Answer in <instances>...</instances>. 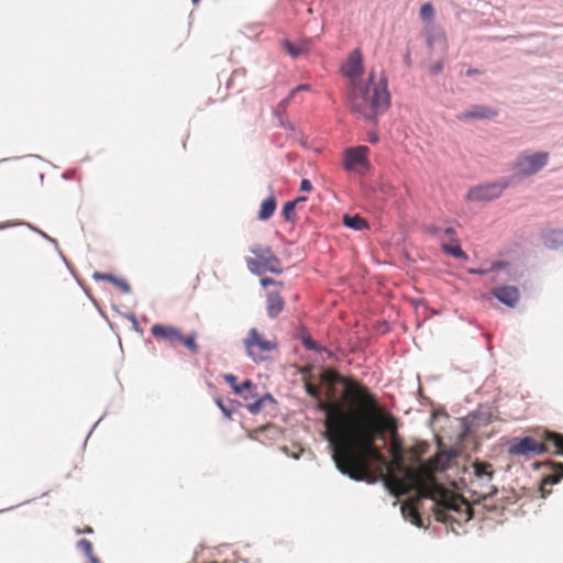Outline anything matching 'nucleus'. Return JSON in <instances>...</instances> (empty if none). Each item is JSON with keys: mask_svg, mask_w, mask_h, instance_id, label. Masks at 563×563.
<instances>
[{"mask_svg": "<svg viewBox=\"0 0 563 563\" xmlns=\"http://www.w3.org/2000/svg\"><path fill=\"white\" fill-rule=\"evenodd\" d=\"M362 412H350L332 423V457L338 470L354 481L374 483L371 463L386 466L387 461L376 445L384 432L394 431L396 420L383 405L365 401Z\"/></svg>", "mask_w": 563, "mask_h": 563, "instance_id": "nucleus-1", "label": "nucleus"}, {"mask_svg": "<svg viewBox=\"0 0 563 563\" xmlns=\"http://www.w3.org/2000/svg\"><path fill=\"white\" fill-rule=\"evenodd\" d=\"M344 390L341 398L338 397L335 385L325 386V399H319L317 408L325 413L324 418V438L332 440L331 427L334 420L341 416H347L350 412H362L365 408V401H374L380 405L377 397L364 385L355 379L344 380Z\"/></svg>", "mask_w": 563, "mask_h": 563, "instance_id": "nucleus-2", "label": "nucleus"}, {"mask_svg": "<svg viewBox=\"0 0 563 563\" xmlns=\"http://www.w3.org/2000/svg\"><path fill=\"white\" fill-rule=\"evenodd\" d=\"M406 454L391 455L387 463V474L384 475V484L389 493L396 497L408 494L415 485H420L435 479L434 472L439 467V459L434 456L417 467L406 465Z\"/></svg>", "mask_w": 563, "mask_h": 563, "instance_id": "nucleus-3", "label": "nucleus"}, {"mask_svg": "<svg viewBox=\"0 0 563 563\" xmlns=\"http://www.w3.org/2000/svg\"><path fill=\"white\" fill-rule=\"evenodd\" d=\"M413 489L417 492L416 496L404 503L401 506V511L406 518H409L411 522L418 527L422 526L419 508L421 507L422 500L424 498H429L434 501L433 511L435 518L438 521L442 522L448 521V510L459 511L460 506H465L467 510L470 509L468 504H466L463 499L449 496L448 490L443 488L437 482V479L421 483V486L415 485Z\"/></svg>", "mask_w": 563, "mask_h": 563, "instance_id": "nucleus-4", "label": "nucleus"}, {"mask_svg": "<svg viewBox=\"0 0 563 563\" xmlns=\"http://www.w3.org/2000/svg\"><path fill=\"white\" fill-rule=\"evenodd\" d=\"M347 102L354 113L366 120H375L390 104L387 80L382 78L375 82L374 70H372L365 82L349 87Z\"/></svg>", "mask_w": 563, "mask_h": 563, "instance_id": "nucleus-5", "label": "nucleus"}, {"mask_svg": "<svg viewBox=\"0 0 563 563\" xmlns=\"http://www.w3.org/2000/svg\"><path fill=\"white\" fill-rule=\"evenodd\" d=\"M254 256L245 258L249 269L256 275L266 272L280 274L283 272L280 260L268 245L255 244L250 249Z\"/></svg>", "mask_w": 563, "mask_h": 563, "instance_id": "nucleus-6", "label": "nucleus"}, {"mask_svg": "<svg viewBox=\"0 0 563 563\" xmlns=\"http://www.w3.org/2000/svg\"><path fill=\"white\" fill-rule=\"evenodd\" d=\"M152 335L161 341L168 343L175 347L179 344L187 347L192 354L199 352V346L196 342V334H183V332L174 325L154 324L151 328Z\"/></svg>", "mask_w": 563, "mask_h": 563, "instance_id": "nucleus-7", "label": "nucleus"}, {"mask_svg": "<svg viewBox=\"0 0 563 563\" xmlns=\"http://www.w3.org/2000/svg\"><path fill=\"white\" fill-rule=\"evenodd\" d=\"M247 355L254 362H263L269 357V353L277 349V342L274 339L266 338L263 333L252 328L243 340Z\"/></svg>", "mask_w": 563, "mask_h": 563, "instance_id": "nucleus-8", "label": "nucleus"}, {"mask_svg": "<svg viewBox=\"0 0 563 563\" xmlns=\"http://www.w3.org/2000/svg\"><path fill=\"white\" fill-rule=\"evenodd\" d=\"M475 479L472 485L475 487V494L478 498L487 499L497 493V488L492 485L494 477L493 465L488 462L476 461L473 463Z\"/></svg>", "mask_w": 563, "mask_h": 563, "instance_id": "nucleus-9", "label": "nucleus"}, {"mask_svg": "<svg viewBox=\"0 0 563 563\" xmlns=\"http://www.w3.org/2000/svg\"><path fill=\"white\" fill-rule=\"evenodd\" d=\"M548 159L547 152L520 155L514 165V172L520 177L534 175L547 165Z\"/></svg>", "mask_w": 563, "mask_h": 563, "instance_id": "nucleus-10", "label": "nucleus"}, {"mask_svg": "<svg viewBox=\"0 0 563 563\" xmlns=\"http://www.w3.org/2000/svg\"><path fill=\"white\" fill-rule=\"evenodd\" d=\"M507 181L488 183L472 187L467 191V199L471 201H490L498 198L508 187Z\"/></svg>", "mask_w": 563, "mask_h": 563, "instance_id": "nucleus-11", "label": "nucleus"}, {"mask_svg": "<svg viewBox=\"0 0 563 563\" xmlns=\"http://www.w3.org/2000/svg\"><path fill=\"white\" fill-rule=\"evenodd\" d=\"M549 451V448L545 443H541L537 441L532 437H523L520 439H515L510 444L508 452L511 455H541Z\"/></svg>", "mask_w": 563, "mask_h": 563, "instance_id": "nucleus-12", "label": "nucleus"}, {"mask_svg": "<svg viewBox=\"0 0 563 563\" xmlns=\"http://www.w3.org/2000/svg\"><path fill=\"white\" fill-rule=\"evenodd\" d=\"M342 74L349 79V87L363 84L361 76L364 73L363 56L360 49H354L341 67Z\"/></svg>", "mask_w": 563, "mask_h": 563, "instance_id": "nucleus-13", "label": "nucleus"}, {"mask_svg": "<svg viewBox=\"0 0 563 563\" xmlns=\"http://www.w3.org/2000/svg\"><path fill=\"white\" fill-rule=\"evenodd\" d=\"M369 148L365 145L350 147L344 152V168L346 170H356L358 168H368Z\"/></svg>", "mask_w": 563, "mask_h": 563, "instance_id": "nucleus-14", "label": "nucleus"}, {"mask_svg": "<svg viewBox=\"0 0 563 563\" xmlns=\"http://www.w3.org/2000/svg\"><path fill=\"white\" fill-rule=\"evenodd\" d=\"M498 114L497 110L487 106L475 104L470 110L461 113L457 119L461 121L467 120H489Z\"/></svg>", "mask_w": 563, "mask_h": 563, "instance_id": "nucleus-15", "label": "nucleus"}, {"mask_svg": "<svg viewBox=\"0 0 563 563\" xmlns=\"http://www.w3.org/2000/svg\"><path fill=\"white\" fill-rule=\"evenodd\" d=\"M455 235H456V233H455L454 229L446 228L443 231L442 249L446 254L452 255L455 258H464L465 253L463 252L461 246L456 243Z\"/></svg>", "mask_w": 563, "mask_h": 563, "instance_id": "nucleus-16", "label": "nucleus"}, {"mask_svg": "<svg viewBox=\"0 0 563 563\" xmlns=\"http://www.w3.org/2000/svg\"><path fill=\"white\" fill-rule=\"evenodd\" d=\"M549 464L551 465L553 473L543 477L541 482L540 490L543 498L551 494V490L547 487L560 483L563 478V463L550 462Z\"/></svg>", "mask_w": 563, "mask_h": 563, "instance_id": "nucleus-17", "label": "nucleus"}, {"mask_svg": "<svg viewBox=\"0 0 563 563\" xmlns=\"http://www.w3.org/2000/svg\"><path fill=\"white\" fill-rule=\"evenodd\" d=\"M493 295L503 303L514 307L519 300V291L514 286H501L493 290Z\"/></svg>", "mask_w": 563, "mask_h": 563, "instance_id": "nucleus-18", "label": "nucleus"}, {"mask_svg": "<svg viewBox=\"0 0 563 563\" xmlns=\"http://www.w3.org/2000/svg\"><path fill=\"white\" fill-rule=\"evenodd\" d=\"M541 443H545L548 445V452L563 456V434L554 431H545Z\"/></svg>", "mask_w": 563, "mask_h": 563, "instance_id": "nucleus-19", "label": "nucleus"}, {"mask_svg": "<svg viewBox=\"0 0 563 563\" xmlns=\"http://www.w3.org/2000/svg\"><path fill=\"white\" fill-rule=\"evenodd\" d=\"M267 314L276 318L284 309L285 302L278 292H269L266 298Z\"/></svg>", "mask_w": 563, "mask_h": 563, "instance_id": "nucleus-20", "label": "nucleus"}, {"mask_svg": "<svg viewBox=\"0 0 563 563\" xmlns=\"http://www.w3.org/2000/svg\"><path fill=\"white\" fill-rule=\"evenodd\" d=\"M254 389H255V386L253 385V388L245 390L244 394L249 396L247 400L254 399V401H251L247 404L246 408L251 413L255 415V413H258L263 409L265 400H267V399L271 400L272 397L269 395H266L264 397H258L257 394L254 393Z\"/></svg>", "mask_w": 563, "mask_h": 563, "instance_id": "nucleus-21", "label": "nucleus"}, {"mask_svg": "<svg viewBox=\"0 0 563 563\" xmlns=\"http://www.w3.org/2000/svg\"><path fill=\"white\" fill-rule=\"evenodd\" d=\"M224 379L230 384L235 394L241 395L245 400L249 396L244 394L245 390L253 388V383L250 379L244 380L242 384H238L236 376L232 374L224 375Z\"/></svg>", "mask_w": 563, "mask_h": 563, "instance_id": "nucleus-22", "label": "nucleus"}, {"mask_svg": "<svg viewBox=\"0 0 563 563\" xmlns=\"http://www.w3.org/2000/svg\"><path fill=\"white\" fill-rule=\"evenodd\" d=\"M544 244L550 249H556L563 245V230H549L544 235Z\"/></svg>", "mask_w": 563, "mask_h": 563, "instance_id": "nucleus-23", "label": "nucleus"}, {"mask_svg": "<svg viewBox=\"0 0 563 563\" xmlns=\"http://www.w3.org/2000/svg\"><path fill=\"white\" fill-rule=\"evenodd\" d=\"M275 210H276V199L272 195L262 202L261 209L258 211V219L260 220H268L274 214Z\"/></svg>", "mask_w": 563, "mask_h": 563, "instance_id": "nucleus-24", "label": "nucleus"}, {"mask_svg": "<svg viewBox=\"0 0 563 563\" xmlns=\"http://www.w3.org/2000/svg\"><path fill=\"white\" fill-rule=\"evenodd\" d=\"M428 444L426 442H419L408 449L407 459L410 463L415 464L420 461V457L427 453Z\"/></svg>", "mask_w": 563, "mask_h": 563, "instance_id": "nucleus-25", "label": "nucleus"}, {"mask_svg": "<svg viewBox=\"0 0 563 563\" xmlns=\"http://www.w3.org/2000/svg\"><path fill=\"white\" fill-rule=\"evenodd\" d=\"M321 383L327 385H335L338 383L344 384V380H346V377H342L338 372L332 369H327L322 372L320 375Z\"/></svg>", "mask_w": 563, "mask_h": 563, "instance_id": "nucleus-26", "label": "nucleus"}, {"mask_svg": "<svg viewBox=\"0 0 563 563\" xmlns=\"http://www.w3.org/2000/svg\"><path fill=\"white\" fill-rule=\"evenodd\" d=\"M343 223L354 230H363L367 228V222L365 219L360 217L358 214L355 216H347L345 214L343 217Z\"/></svg>", "mask_w": 563, "mask_h": 563, "instance_id": "nucleus-27", "label": "nucleus"}, {"mask_svg": "<svg viewBox=\"0 0 563 563\" xmlns=\"http://www.w3.org/2000/svg\"><path fill=\"white\" fill-rule=\"evenodd\" d=\"M393 433L391 441H390V452L391 455L397 454H406L402 445L401 439L397 435L396 429L394 431H390Z\"/></svg>", "mask_w": 563, "mask_h": 563, "instance_id": "nucleus-28", "label": "nucleus"}, {"mask_svg": "<svg viewBox=\"0 0 563 563\" xmlns=\"http://www.w3.org/2000/svg\"><path fill=\"white\" fill-rule=\"evenodd\" d=\"M78 548L90 559L91 563H99L98 560L93 556L92 544L87 539H81L78 542Z\"/></svg>", "mask_w": 563, "mask_h": 563, "instance_id": "nucleus-29", "label": "nucleus"}, {"mask_svg": "<svg viewBox=\"0 0 563 563\" xmlns=\"http://www.w3.org/2000/svg\"><path fill=\"white\" fill-rule=\"evenodd\" d=\"M296 201H288L283 207V216L287 221H296Z\"/></svg>", "mask_w": 563, "mask_h": 563, "instance_id": "nucleus-30", "label": "nucleus"}, {"mask_svg": "<svg viewBox=\"0 0 563 563\" xmlns=\"http://www.w3.org/2000/svg\"><path fill=\"white\" fill-rule=\"evenodd\" d=\"M434 15V8L433 5L428 2L424 3L420 9V16L424 21H430Z\"/></svg>", "mask_w": 563, "mask_h": 563, "instance_id": "nucleus-31", "label": "nucleus"}, {"mask_svg": "<svg viewBox=\"0 0 563 563\" xmlns=\"http://www.w3.org/2000/svg\"><path fill=\"white\" fill-rule=\"evenodd\" d=\"M305 388H306V391H307L311 397H313V398L317 400V402L319 401V399H322V398H321V394H320V388H319V386H317V385H314V384H312V383L307 382V383L305 384Z\"/></svg>", "mask_w": 563, "mask_h": 563, "instance_id": "nucleus-32", "label": "nucleus"}, {"mask_svg": "<svg viewBox=\"0 0 563 563\" xmlns=\"http://www.w3.org/2000/svg\"><path fill=\"white\" fill-rule=\"evenodd\" d=\"M284 47L287 51V53L289 55H291L292 57L299 56L302 52V49L300 47H298L297 45H295L294 43H291L289 41H286L284 43Z\"/></svg>", "mask_w": 563, "mask_h": 563, "instance_id": "nucleus-33", "label": "nucleus"}, {"mask_svg": "<svg viewBox=\"0 0 563 563\" xmlns=\"http://www.w3.org/2000/svg\"><path fill=\"white\" fill-rule=\"evenodd\" d=\"M113 275L111 274H106V273H101V272H95L93 275H92V278L97 282L99 280H106V282H109L111 283V280L113 279Z\"/></svg>", "mask_w": 563, "mask_h": 563, "instance_id": "nucleus-34", "label": "nucleus"}, {"mask_svg": "<svg viewBox=\"0 0 563 563\" xmlns=\"http://www.w3.org/2000/svg\"><path fill=\"white\" fill-rule=\"evenodd\" d=\"M308 89V85H299L298 87H296L295 89H292L288 96V98L284 99L282 102H280V106L285 107L289 100L295 96V93L299 90H306Z\"/></svg>", "mask_w": 563, "mask_h": 563, "instance_id": "nucleus-35", "label": "nucleus"}, {"mask_svg": "<svg viewBox=\"0 0 563 563\" xmlns=\"http://www.w3.org/2000/svg\"><path fill=\"white\" fill-rule=\"evenodd\" d=\"M115 287L119 288L122 292L129 294L131 291V286L125 279L119 278L115 283Z\"/></svg>", "mask_w": 563, "mask_h": 563, "instance_id": "nucleus-36", "label": "nucleus"}, {"mask_svg": "<svg viewBox=\"0 0 563 563\" xmlns=\"http://www.w3.org/2000/svg\"><path fill=\"white\" fill-rule=\"evenodd\" d=\"M302 342H303V345L308 350H316L317 349L316 342L311 338H309V336L308 338H303Z\"/></svg>", "mask_w": 563, "mask_h": 563, "instance_id": "nucleus-37", "label": "nucleus"}, {"mask_svg": "<svg viewBox=\"0 0 563 563\" xmlns=\"http://www.w3.org/2000/svg\"><path fill=\"white\" fill-rule=\"evenodd\" d=\"M216 402H217L218 407L221 409V411H222V412H223L228 418H230L231 412H230V410H229V409L223 405V401H222L220 398H218V399L216 400Z\"/></svg>", "mask_w": 563, "mask_h": 563, "instance_id": "nucleus-38", "label": "nucleus"}, {"mask_svg": "<svg viewBox=\"0 0 563 563\" xmlns=\"http://www.w3.org/2000/svg\"><path fill=\"white\" fill-rule=\"evenodd\" d=\"M311 189H312V185H311L310 180L302 179L300 183V190L310 191Z\"/></svg>", "mask_w": 563, "mask_h": 563, "instance_id": "nucleus-39", "label": "nucleus"}, {"mask_svg": "<svg viewBox=\"0 0 563 563\" xmlns=\"http://www.w3.org/2000/svg\"><path fill=\"white\" fill-rule=\"evenodd\" d=\"M261 284H262V286L267 287L269 285H276L278 283L275 279H273V278L264 277V278L261 279Z\"/></svg>", "mask_w": 563, "mask_h": 563, "instance_id": "nucleus-40", "label": "nucleus"}, {"mask_svg": "<svg viewBox=\"0 0 563 563\" xmlns=\"http://www.w3.org/2000/svg\"><path fill=\"white\" fill-rule=\"evenodd\" d=\"M442 69V64H437L432 67V73L437 74L439 71H441Z\"/></svg>", "mask_w": 563, "mask_h": 563, "instance_id": "nucleus-41", "label": "nucleus"}, {"mask_svg": "<svg viewBox=\"0 0 563 563\" xmlns=\"http://www.w3.org/2000/svg\"><path fill=\"white\" fill-rule=\"evenodd\" d=\"M478 73H479V71H478L477 69H473V68H471V69H468V70L466 71V75H467V76H473V75H476V74H478Z\"/></svg>", "mask_w": 563, "mask_h": 563, "instance_id": "nucleus-42", "label": "nucleus"}, {"mask_svg": "<svg viewBox=\"0 0 563 563\" xmlns=\"http://www.w3.org/2000/svg\"><path fill=\"white\" fill-rule=\"evenodd\" d=\"M294 201H296V205L299 202H303V201H306V197H298Z\"/></svg>", "mask_w": 563, "mask_h": 563, "instance_id": "nucleus-43", "label": "nucleus"}, {"mask_svg": "<svg viewBox=\"0 0 563 563\" xmlns=\"http://www.w3.org/2000/svg\"><path fill=\"white\" fill-rule=\"evenodd\" d=\"M369 141L372 143H376L378 141V136L377 135H373V136H371Z\"/></svg>", "mask_w": 563, "mask_h": 563, "instance_id": "nucleus-44", "label": "nucleus"}, {"mask_svg": "<svg viewBox=\"0 0 563 563\" xmlns=\"http://www.w3.org/2000/svg\"><path fill=\"white\" fill-rule=\"evenodd\" d=\"M496 267H504V263H496L493 265V268H496Z\"/></svg>", "mask_w": 563, "mask_h": 563, "instance_id": "nucleus-45", "label": "nucleus"}, {"mask_svg": "<svg viewBox=\"0 0 563 563\" xmlns=\"http://www.w3.org/2000/svg\"><path fill=\"white\" fill-rule=\"evenodd\" d=\"M473 273H476V274H481V275H483V274H485V273H486V271L477 269V271H473Z\"/></svg>", "mask_w": 563, "mask_h": 563, "instance_id": "nucleus-46", "label": "nucleus"}, {"mask_svg": "<svg viewBox=\"0 0 563 563\" xmlns=\"http://www.w3.org/2000/svg\"><path fill=\"white\" fill-rule=\"evenodd\" d=\"M118 279L119 278L114 276L113 279L111 280V284H113L115 286V283L118 282Z\"/></svg>", "mask_w": 563, "mask_h": 563, "instance_id": "nucleus-47", "label": "nucleus"}, {"mask_svg": "<svg viewBox=\"0 0 563 563\" xmlns=\"http://www.w3.org/2000/svg\"><path fill=\"white\" fill-rule=\"evenodd\" d=\"M85 532L90 533V532H92V529L88 527V528L85 529Z\"/></svg>", "mask_w": 563, "mask_h": 563, "instance_id": "nucleus-48", "label": "nucleus"}, {"mask_svg": "<svg viewBox=\"0 0 563 563\" xmlns=\"http://www.w3.org/2000/svg\"><path fill=\"white\" fill-rule=\"evenodd\" d=\"M5 227H7V225H0V229H3V228H5Z\"/></svg>", "mask_w": 563, "mask_h": 563, "instance_id": "nucleus-49", "label": "nucleus"}, {"mask_svg": "<svg viewBox=\"0 0 563 563\" xmlns=\"http://www.w3.org/2000/svg\"><path fill=\"white\" fill-rule=\"evenodd\" d=\"M195 3H197L199 0H192Z\"/></svg>", "mask_w": 563, "mask_h": 563, "instance_id": "nucleus-50", "label": "nucleus"}]
</instances>
